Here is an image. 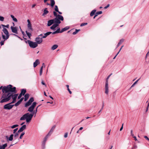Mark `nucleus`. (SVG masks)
Listing matches in <instances>:
<instances>
[{
	"label": "nucleus",
	"mask_w": 149,
	"mask_h": 149,
	"mask_svg": "<svg viewBox=\"0 0 149 149\" xmlns=\"http://www.w3.org/2000/svg\"><path fill=\"white\" fill-rule=\"evenodd\" d=\"M58 47V45H53L51 47V49L52 50H54L56 49Z\"/></svg>",
	"instance_id": "c756f323"
},
{
	"label": "nucleus",
	"mask_w": 149,
	"mask_h": 149,
	"mask_svg": "<svg viewBox=\"0 0 149 149\" xmlns=\"http://www.w3.org/2000/svg\"><path fill=\"white\" fill-rule=\"evenodd\" d=\"M87 24V23H82L81 24L80 26H82L85 25H86Z\"/></svg>",
	"instance_id": "de8ad7c7"
},
{
	"label": "nucleus",
	"mask_w": 149,
	"mask_h": 149,
	"mask_svg": "<svg viewBox=\"0 0 149 149\" xmlns=\"http://www.w3.org/2000/svg\"><path fill=\"white\" fill-rule=\"evenodd\" d=\"M109 4H108L106 6H105L104 7V8L105 9H107V8H108V7H109Z\"/></svg>",
	"instance_id": "bf43d9fd"
},
{
	"label": "nucleus",
	"mask_w": 149,
	"mask_h": 149,
	"mask_svg": "<svg viewBox=\"0 0 149 149\" xmlns=\"http://www.w3.org/2000/svg\"><path fill=\"white\" fill-rule=\"evenodd\" d=\"M29 97V94L28 93L24 95V101H26Z\"/></svg>",
	"instance_id": "7c9ffc66"
},
{
	"label": "nucleus",
	"mask_w": 149,
	"mask_h": 149,
	"mask_svg": "<svg viewBox=\"0 0 149 149\" xmlns=\"http://www.w3.org/2000/svg\"><path fill=\"white\" fill-rule=\"evenodd\" d=\"M23 98L22 97V98L21 99H20L19 100V101H20V102H22V101L23 100Z\"/></svg>",
	"instance_id": "0e129e2a"
},
{
	"label": "nucleus",
	"mask_w": 149,
	"mask_h": 149,
	"mask_svg": "<svg viewBox=\"0 0 149 149\" xmlns=\"http://www.w3.org/2000/svg\"><path fill=\"white\" fill-rule=\"evenodd\" d=\"M14 135L13 134H11L9 137L6 136L7 141H12L13 140V137Z\"/></svg>",
	"instance_id": "6ab92c4d"
},
{
	"label": "nucleus",
	"mask_w": 149,
	"mask_h": 149,
	"mask_svg": "<svg viewBox=\"0 0 149 149\" xmlns=\"http://www.w3.org/2000/svg\"><path fill=\"white\" fill-rule=\"evenodd\" d=\"M42 37L39 36L38 37L36 38L35 41H36V42L37 43V44H40L42 42Z\"/></svg>",
	"instance_id": "1a4fd4ad"
},
{
	"label": "nucleus",
	"mask_w": 149,
	"mask_h": 149,
	"mask_svg": "<svg viewBox=\"0 0 149 149\" xmlns=\"http://www.w3.org/2000/svg\"><path fill=\"white\" fill-rule=\"evenodd\" d=\"M36 102H33L32 105L29 108L28 111L31 112H33V110L36 106Z\"/></svg>",
	"instance_id": "0eeeda50"
},
{
	"label": "nucleus",
	"mask_w": 149,
	"mask_h": 149,
	"mask_svg": "<svg viewBox=\"0 0 149 149\" xmlns=\"http://www.w3.org/2000/svg\"><path fill=\"white\" fill-rule=\"evenodd\" d=\"M69 27L68 26H67L65 27V28L62 29L61 30V33H62L64 31H65L69 29Z\"/></svg>",
	"instance_id": "bb28decb"
},
{
	"label": "nucleus",
	"mask_w": 149,
	"mask_h": 149,
	"mask_svg": "<svg viewBox=\"0 0 149 149\" xmlns=\"http://www.w3.org/2000/svg\"><path fill=\"white\" fill-rule=\"evenodd\" d=\"M9 85L7 86H4L2 88V91L4 93H9Z\"/></svg>",
	"instance_id": "9d476101"
},
{
	"label": "nucleus",
	"mask_w": 149,
	"mask_h": 149,
	"mask_svg": "<svg viewBox=\"0 0 149 149\" xmlns=\"http://www.w3.org/2000/svg\"><path fill=\"white\" fill-rule=\"evenodd\" d=\"M25 133L24 132H22L20 135L19 139H22V137H23V136L24 135Z\"/></svg>",
	"instance_id": "49530a36"
},
{
	"label": "nucleus",
	"mask_w": 149,
	"mask_h": 149,
	"mask_svg": "<svg viewBox=\"0 0 149 149\" xmlns=\"http://www.w3.org/2000/svg\"><path fill=\"white\" fill-rule=\"evenodd\" d=\"M26 89H22L21 90V94H22V95H24L25 93H26Z\"/></svg>",
	"instance_id": "72a5a7b5"
},
{
	"label": "nucleus",
	"mask_w": 149,
	"mask_h": 149,
	"mask_svg": "<svg viewBox=\"0 0 149 149\" xmlns=\"http://www.w3.org/2000/svg\"><path fill=\"white\" fill-rule=\"evenodd\" d=\"M34 101V99L33 97H31L29 100L25 104V107H27L30 105L32 102Z\"/></svg>",
	"instance_id": "9b49d317"
},
{
	"label": "nucleus",
	"mask_w": 149,
	"mask_h": 149,
	"mask_svg": "<svg viewBox=\"0 0 149 149\" xmlns=\"http://www.w3.org/2000/svg\"><path fill=\"white\" fill-rule=\"evenodd\" d=\"M29 44V46L30 47L32 48H36L38 46V45L37 44V43L35 42H33L32 41L30 42Z\"/></svg>",
	"instance_id": "6e6552de"
},
{
	"label": "nucleus",
	"mask_w": 149,
	"mask_h": 149,
	"mask_svg": "<svg viewBox=\"0 0 149 149\" xmlns=\"http://www.w3.org/2000/svg\"><path fill=\"white\" fill-rule=\"evenodd\" d=\"M59 25V24L56 23H55L51 27L50 29L53 30H55V28Z\"/></svg>",
	"instance_id": "a211bd4d"
},
{
	"label": "nucleus",
	"mask_w": 149,
	"mask_h": 149,
	"mask_svg": "<svg viewBox=\"0 0 149 149\" xmlns=\"http://www.w3.org/2000/svg\"><path fill=\"white\" fill-rule=\"evenodd\" d=\"M18 134L17 133H16L14 135V137L15 138H17L18 137Z\"/></svg>",
	"instance_id": "3c124183"
},
{
	"label": "nucleus",
	"mask_w": 149,
	"mask_h": 149,
	"mask_svg": "<svg viewBox=\"0 0 149 149\" xmlns=\"http://www.w3.org/2000/svg\"><path fill=\"white\" fill-rule=\"evenodd\" d=\"M18 128H17L14 130H13V133H15V132L17 131Z\"/></svg>",
	"instance_id": "6e6d98bb"
},
{
	"label": "nucleus",
	"mask_w": 149,
	"mask_h": 149,
	"mask_svg": "<svg viewBox=\"0 0 149 149\" xmlns=\"http://www.w3.org/2000/svg\"><path fill=\"white\" fill-rule=\"evenodd\" d=\"M4 18L3 17L0 16V21H3L4 20Z\"/></svg>",
	"instance_id": "a18cd8bd"
},
{
	"label": "nucleus",
	"mask_w": 149,
	"mask_h": 149,
	"mask_svg": "<svg viewBox=\"0 0 149 149\" xmlns=\"http://www.w3.org/2000/svg\"><path fill=\"white\" fill-rule=\"evenodd\" d=\"M51 5L52 7H53L55 4V1L54 0H51Z\"/></svg>",
	"instance_id": "f704fd0d"
},
{
	"label": "nucleus",
	"mask_w": 149,
	"mask_h": 149,
	"mask_svg": "<svg viewBox=\"0 0 149 149\" xmlns=\"http://www.w3.org/2000/svg\"><path fill=\"white\" fill-rule=\"evenodd\" d=\"M11 17L12 18L13 20L16 22H17V19L15 18L14 16L13 15H10Z\"/></svg>",
	"instance_id": "c85d7f7f"
},
{
	"label": "nucleus",
	"mask_w": 149,
	"mask_h": 149,
	"mask_svg": "<svg viewBox=\"0 0 149 149\" xmlns=\"http://www.w3.org/2000/svg\"><path fill=\"white\" fill-rule=\"evenodd\" d=\"M144 138H145L147 140H149V139L146 136H144Z\"/></svg>",
	"instance_id": "13d9d810"
},
{
	"label": "nucleus",
	"mask_w": 149,
	"mask_h": 149,
	"mask_svg": "<svg viewBox=\"0 0 149 149\" xmlns=\"http://www.w3.org/2000/svg\"><path fill=\"white\" fill-rule=\"evenodd\" d=\"M12 95V93H5L2 95V99L0 101V102L2 103L6 102L10 99Z\"/></svg>",
	"instance_id": "7ed1b4c3"
},
{
	"label": "nucleus",
	"mask_w": 149,
	"mask_h": 149,
	"mask_svg": "<svg viewBox=\"0 0 149 149\" xmlns=\"http://www.w3.org/2000/svg\"><path fill=\"white\" fill-rule=\"evenodd\" d=\"M18 126V125H15L12 126L10 127V128L12 129H14Z\"/></svg>",
	"instance_id": "58836bf2"
},
{
	"label": "nucleus",
	"mask_w": 149,
	"mask_h": 149,
	"mask_svg": "<svg viewBox=\"0 0 149 149\" xmlns=\"http://www.w3.org/2000/svg\"><path fill=\"white\" fill-rule=\"evenodd\" d=\"M133 137L134 139V140L135 141H136L137 140V139H136V137L135 136H134Z\"/></svg>",
	"instance_id": "680f3d73"
},
{
	"label": "nucleus",
	"mask_w": 149,
	"mask_h": 149,
	"mask_svg": "<svg viewBox=\"0 0 149 149\" xmlns=\"http://www.w3.org/2000/svg\"><path fill=\"white\" fill-rule=\"evenodd\" d=\"M31 40H25V42L26 43H28L29 45V42H31Z\"/></svg>",
	"instance_id": "603ef678"
},
{
	"label": "nucleus",
	"mask_w": 149,
	"mask_h": 149,
	"mask_svg": "<svg viewBox=\"0 0 149 149\" xmlns=\"http://www.w3.org/2000/svg\"><path fill=\"white\" fill-rule=\"evenodd\" d=\"M49 13V11L47 10V8H45L43 11V13L42 15L43 16H44L45 15Z\"/></svg>",
	"instance_id": "5701e85b"
},
{
	"label": "nucleus",
	"mask_w": 149,
	"mask_h": 149,
	"mask_svg": "<svg viewBox=\"0 0 149 149\" xmlns=\"http://www.w3.org/2000/svg\"><path fill=\"white\" fill-rule=\"evenodd\" d=\"M27 22L28 23L27 24V27L28 29L31 31H32L33 29L32 28V26L30 21L29 19H28L27 20Z\"/></svg>",
	"instance_id": "2eb2a0df"
},
{
	"label": "nucleus",
	"mask_w": 149,
	"mask_h": 149,
	"mask_svg": "<svg viewBox=\"0 0 149 149\" xmlns=\"http://www.w3.org/2000/svg\"><path fill=\"white\" fill-rule=\"evenodd\" d=\"M26 127V126L25 125L22 126L21 128L19 129L18 131V132H22L24 130Z\"/></svg>",
	"instance_id": "f3484780"
},
{
	"label": "nucleus",
	"mask_w": 149,
	"mask_h": 149,
	"mask_svg": "<svg viewBox=\"0 0 149 149\" xmlns=\"http://www.w3.org/2000/svg\"><path fill=\"white\" fill-rule=\"evenodd\" d=\"M102 13V11H98V12H97L95 14L96 15H97V16L98 15H100V14H101Z\"/></svg>",
	"instance_id": "c03bdc74"
},
{
	"label": "nucleus",
	"mask_w": 149,
	"mask_h": 149,
	"mask_svg": "<svg viewBox=\"0 0 149 149\" xmlns=\"http://www.w3.org/2000/svg\"><path fill=\"white\" fill-rule=\"evenodd\" d=\"M55 126H53L52 128L50 130V131L49 132V134H50L51 135L52 134V132H53L55 128Z\"/></svg>",
	"instance_id": "a878e982"
},
{
	"label": "nucleus",
	"mask_w": 149,
	"mask_h": 149,
	"mask_svg": "<svg viewBox=\"0 0 149 149\" xmlns=\"http://www.w3.org/2000/svg\"><path fill=\"white\" fill-rule=\"evenodd\" d=\"M54 23V19L50 20L48 21L47 26H50Z\"/></svg>",
	"instance_id": "dca6fc26"
},
{
	"label": "nucleus",
	"mask_w": 149,
	"mask_h": 149,
	"mask_svg": "<svg viewBox=\"0 0 149 149\" xmlns=\"http://www.w3.org/2000/svg\"><path fill=\"white\" fill-rule=\"evenodd\" d=\"M55 126H53L52 128L50 130V131L49 132V134H50L51 135L52 134V132H53L55 128Z\"/></svg>",
	"instance_id": "393cba45"
},
{
	"label": "nucleus",
	"mask_w": 149,
	"mask_h": 149,
	"mask_svg": "<svg viewBox=\"0 0 149 149\" xmlns=\"http://www.w3.org/2000/svg\"><path fill=\"white\" fill-rule=\"evenodd\" d=\"M9 92H12L15 93L16 92V88L15 87L12 88V86L11 85H9Z\"/></svg>",
	"instance_id": "4468645a"
},
{
	"label": "nucleus",
	"mask_w": 149,
	"mask_h": 149,
	"mask_svg": "<svg viewBox=\"0 0 149 149\" xmlns=\"http://www.w3.org/2000/svg\"><path fill=\"white\" fill-rule=\"evenodd\" d=\"M40 64V62L38 59H37L33 63V67H36L38 64Z\"/></svg>",
	"instance_id": "aec40b11"
},
{
	"label": "nucleus",
	"mask_w": 149,
	"mask_h": 149,
	"mask_svg": "<svg viewBox=\"0 0 149 149\" xmlns=\"http://www.w3.org/2000/svg\"><path fill=\"white\" fill-rule=\"evenodd\" d=\"M61 31H60V28H58L56 31L52 33V34H55L58 33H61Z\"/></svg>",
	"instance_id": "cd10ccee"
},
{
	"label": "nucleus",
	"mask_w": 149,
	"mask_h": 149,
	"mask_svg": "<svg viewBox=\"0 0 149 149\" xmlns=\"http://www.w3.org/2000/svg\"><path fill=\"white\" fill-rule=\"evenodd\" d=\"M36 6V4H33L32 6V8H33L34 7Z\"/></svg>",
	"instance_id": "69168bd1"
},
{
	"label": "nucleus",
	"mask_w": 149,
	"mask_h": 149,
	"mask_svg": "<svg viewBox=\"0 0 149 149\" xmlns=\"http://www.w3.org/2000/svg\"><path fill=\"white\" fill-rule=\"evenodd\" d=\"M40 105H39V106H38L36 108V110L35 111H34L33 112H34V114H35V116H34V117H35L36 116V114L37 111V110H38V107H39L40 106Z\"/></svg>",
	"instance_id": "e433bc0d"
},
{
	"label": "nucleus",
	"mask_w": 149,
	"mask_h": 149,
	"mask_svg": "<svg viewBox=\"0 0 149 149\" xmlns=\"http://www.w3.org/2000/svg\"><path fill=\"white\" fill-rule=\"evenodd\" d=\"M1 26L3 28L2 30L3 32H1V36L3 39V40H1L0 42L1 46L4 45V42L7 40L9 37L10 35L8 30L5 28H8L9 27V25L7 24L6 25L1 24Z\"/></svg>",
	"instance_id": "f257e3e1"
},
{
	"label": "nucleus",
	"mask_w": 149,
	"mask_h": 149,
	"mask_svg": "<svg viewBox=\"0 0 149 149\" xmlns=\"http://www.w3.org/2000/svg\"><path fill=\"white\" fill-rule=\"evenodd\" d=\"M124 40L125 39H124L122 38L121 39L117 45V48L124 41Z\"/></svg>",
	"instance_id": "412c9836"
},
{
	"label": "nucleus",
	"mask_w": 149,
	"mask_h": 149,
	"mask_svg": "<svg viewBox=\"0 0 149 149\" xmlns=\"http://www.w3.org/2000/svg\"><path fill=\"white\" fill-rule=\"evenodd\" d=\"M54 16L55 18L54 19V23L60 24L61 23V21H63L64 19L63 17L61 15H57V13L55 11L53 12Z\"/></svg>",
	"instance_id": "20e7f679"
},
{
	"label": "nucleus",
	"mask_w": 149,
	"mask_h": 149,
	"mask_svg": "<svg viewBox=\"0 0 149 149\" xmlns=\"http://www.w3.org/2000/svg\"><path fill=\"white\" fill-rule=\"evenodd\" d=\"M52 33V32H49L45 33L44 35H43L42 34H40L39 36L42 37V38H45L47 37V36L49 35Z\"/></svg>",
	"instance_id": "f8f14e48"
},
{
	"label": "nucleus",
	"mask_w": 149,
	"mask_h": 149,
	"mask_svg": "<svg viewBox=\"0 0 149 149\" xmlns=\"http://www.w3.org/2000/svg\"><path fill=\"white\" fill-rule=\"evenodd\" d=\"M51 135L49 134L48 133L46 135V136L44 138L45 139H47L48 137Z\"/></svg>",
	"instance_id": "a19ab883"
},
{
	"label": "nucleus",
	"mask_w": 149,
	"mask_h": 149,
	"mask_svg": "<svg viewBox=\"0 0 149 149\" xmlns=\"http://www.w3.org/2000/svg\"><path fill=\"white\" fill-rule=\"evenodd\" d=\"M112 74H111L110 75H109L107 78L106 80V83L105 85V93L107 95H108L109 93V86H108V79L110 77L111 75Z\"/></svg>",
	"instance_id": "39448f33"
},
{
	"label": "nucleus",
	"mask_w": 149,
	"mask_h": 149,
	"mask_svg": "<svg viewBox=\"0 0 149 149\" xmlns=\"http://www.w3.org/2000/svg\"><path fill=\"white\" fill-rule=\"evenodd\" d=\"M42 84L43 85H45V83L43 81H42L41 82Z\"/></svg>",
	"instance_id": "774afa93"
},
{
	"label": "nucleus",
	"mask_w": 149,
	"mask_h": 149,
	"mask_svg": "<svg viewBox=\"0 0 149 149\" xmlns=\"http://www.w3.org/2000/svg\"><path fill=\"white\" fill-rule=\"evenodd\" d=\"M42 149H44L45 148V145L42 144Z\"/></svg>",
	"instance_id": "8fccbe9b"
},
{
	"label": "nucleus",
	"mask_w": 149,
	"mask_h": 149,
	"mask_svg": "<svg viewBox=\"0 0 149 149\" xmlns=\"http://www.w3.org/2000/svg\"><path fill=\"white\" fill-rule=\"evenodd\" d=\"M66 86L67 87V88H68V91L69 93L70 94H71L72 93V92L70 90L69 88V86L68 85H66Z\"/></svg>",
	"instance_id": "79ce46f5"
},
{
	"label": "nucleus",
	"mask_w": 149,
	"mask_h": 149,
	"mask_svg": "<svg viewBox=\"0 0 149 149\" xmlns=\"http://www.w3.org/2000/svg\"><path fill=\"white\" fill-rule=\"evenodd\" d=\"M21 102L19 101H18L17 103H16L14 105V106H17L18 105H19Z\"/></svg>",
	"instance_id": "ea45409f"
},
{
	"label": "nucleus",
	"mask_w": 149,
	"mask_h": 149,
	"mask_svg": "<svg viewBox=\"0 0 149 149\" xmlns=\"http://www.w3.org/2000/svg\"><path fill=\"white\" fill-rule=\"evenodd\" d=\"M123 124H122V127H121L120 128V131H121L122 130H123Z\"/></svg>",
	"instance_id": "052dcab7"
},
{
	"label": "nucleus",
	"mask_w": 149,
	"mask_h": 149,
	"mask_svg": "<svg viewBox=\"0 0 149 149\" xmlns=\"http://www.w3.org/2000/svg\"><path fill=\"white\" fill-rule=\"evenodd\" d=\"M137 83V81H135L134 83L132 85V86H131V88H132V87H133V86H134Z\"/></svg>",
	"instance_id": "09e8293b"
},
{
	"label": "nucleus",
	"mask_w": 149,
	"mask_h": 149,
	"mask_svg": "<svg viewBox=\"0 0 149 149\" xmlns=\"http://www.w3.org/2000/svg\"><path fill=\"white\" fill-rule=\"evenodd\" d=\"M34 112H33L31 114L27 113L24 115L20 118V120H26L27 123L29 122L31 120L33 116L34 115Z\"/></svg>",
	"instance_id": "f03ea898"
},
{
	"label": "nucleus",
	"mask_w": 149,
	"mask_h": 149,
	"mask_svg": "<svg viewBox=\"0 0 149 149\" xmlns=\"http://www.w3.org/2000/svg\"><path fill=\"white\" fill-rule=\"evenodd\" d=\"M22 94L20 93L18 97V99H20L22 97Z\"/></svg>",
	"instance_id": "5fc2aeb1"
},
{
	"label": "nucleus",
	"mask_w": 149,
	"mask_h": 149,
	"mask_svg": "<svg viewBox=\"0 0 149 149\" xmlns=\"http://www.w3.org/2000/svg\"><path fill=\"white\" fill-rule=\"evenodd\" d=\"M13 35L17 36V37L18 38H19V39H20V38L19 37V36H18L15 35V34H13Z\"/></svg>",
	"instance_id": "338daca9"
},
{
	"label": "nucleus",
	"mask_w": 149,
	"mask_h": 149,
	"mask_svg": "<svg viewBox=\"0 0 149 149\" xmlns=\"http://www.w3.org/2000/svg\"><path fill=\"white\" fill-rule=\"evenodd\" d=\"M55 10L56 12H58V6L56 5L55 6Z\"/></svg>",
	"instance_id": "37998d69"
},
{
	"label": "nucleus",
	"mask_w": 149,
	"mask_h": 149,
	"mask_svg": "<svg viewBox=\"0 0 149 149\" xmlns=\"http://www.w3.org/2000/svg\"><path fill=\"white\" fill-rule=\"evenodd\" d=\"M43 68V66H42L40 68V75H41L42 74V72Z\"/></svg>",
	"instance_id": "4c0bfd02"
},
{
	"label": "nucleus",
	"mask_w": 149,
	"mask_h": 149,
	"mask_svg": "<svg viewBox=\"0 0 149 149\" xmlns=\"http://www.w3.org/2000/svg\"><path fill=\"white\" fill-rule=\"evenodd\" d=\"M13 106L14 104H11V103H9L4 105L3 108L6 109L10 110L11 109Z\"/></svg>",
	"instance_id": "423d86ee"
},
{
	"label": "nucleus",
	"mask_w": 149,
	"mask_h": 149,
	"mask_svg": "<svg viewBox=\"0 0 149 149\" xmlns=\"http://www.w3.org/2000/svg\"><path fill=\"white\" fill-rule=\"evenodd\" d=\"M46 142L42 141V144L45 145Z\"/></svg>",
	"instance_id": "e2e57ef3"
},
{
	"label": "nucleus",
	"mask_w": 149,
	"mask_h": 149,
	"mask_svg": "<svg viewBox=\"0 0 149 149\" xmlns=\"http://www.w3.org/2000/svg\"><path fill=\"white\" fill-rule=\"evenodd\" d=\"M80 29H76L75 31L73 33V35L76 34L79 31H80Z\"/></svg>",
	"instance_id": "c9c22d12"
},
{
	"label": "nucleus",
	"mask_w": 149,
	"mask_h": 149,
	"mask_svg": "<svg viewBox=\"0 0 149 149\" xmlns=\"http://www.w3.org/2000/svg\"><path fill=\"white\" fill-rule=\"evenodd\" d=\"M131 136H134V135L133 133V130H131Z\"/></svg>",
	"instance_id": "4d7b16f0"
},
{
	"label": "nucleus",
	"mask_w": 149,
	"mask_h": 149,
	"mask_svg": "<svg viewBox=\"0 0 149 149\" xmlns=\"http://www.w3.org/2000/svg\"><path fill=\"white\" fill-rule=\"evenodd\" d=\"M68 133H65V135H64V137L65 138H66L68 136Z\"/></svg>",
	"instance_id": "864d4df0"
},
{
	"label": "nucleus",
	"mask_w": 149,
	"mask_h": 149,
	"mask_svg": "<svg viewBox=\"0 0 149 149\" xmlns=\"http://www.w3.org/2000/svg\"><path fill=\"white\" fill-rule=\"evenodd\" d=\"M96 10H93L90 13V15L91 16H93L95 13V12H96Z\"/></svg>",
	"instance_id": "2f4dec72"
},
{
	"label": "nucleus",
	"mask_w": 149,
	"mask_h": 149,
	"mask_svg": "<svg viewBox=\"0 0 149 149\" xmlns=\"http://www.w3.org/2000/svg\"><path fill=\"white\" fill-rule=\"evenodd\" d=\"M10 28L12 32L16 34H18L17 28L16 27H13V26H11Z\"/></svg>",
	"instance_id": "ddd939ff"
},
{
	"label": "nucleus",
	"mask_w": 149,
	"mask_h": 149,
	"mask_svg": "<svg viewBox=\"0 0 149 149\" xmlns=\"http://www.w3.org/2000/svg\"><path fill=\"white\" fill-rule=\"evenodd\" d=\"M26 33L27 35V36H28L29 38L30 39H31V34L30 33L28 32L27 31H26Z\"/></svg>",
	"instance_id": "473e14b6"
},
{
	"label": "nucleus",
	"mask_w": 149,
	"mask_h": 149,
	"mask_svg": "<svg viewBox=\"0 0 149 149\" xmlns=\"http://www.w3.org/2000/svg\"><path fill=\"white\" fill-rule=\"evenodd\" d=\"M18 95V94H15L14 95H13V94H12V96L11 97H12L13 100L16 101V99H17Z\"/></svg>",
	"instance_id": "b1692460"
},
{
	"label": "nucleus",
	"mask_w": 149,
	"mask_h": 149,
	"mask_svg": "<svg viewBox=\"0 0 149 149\" xmlns=\"http://www.w3.org/2000/svg\"><path fill=\"white\" fill-rule=\"evenodd\" d=\"M7 143L4 144L2 145H0V149H5L7 146Z\"/></svg>",
	"instance_id": "4be33fe9"
}]
</instances>
